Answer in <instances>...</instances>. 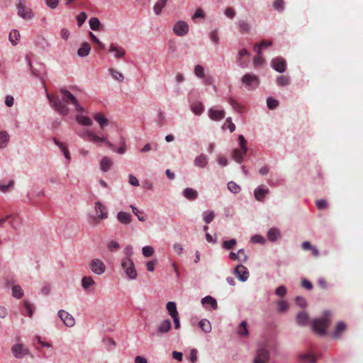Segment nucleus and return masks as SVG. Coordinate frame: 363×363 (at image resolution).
Instances as JSON below:
<instances>
[{
	"label": "nucleus",
	"instance_id": "nucleus-1",
	"mask_svg": "<svg viewBox=\"0 0 363 363\" xmlns=\"http://www.w3.org/2000/svg\"><path fill=\"white\" fill-rule=\"evenodd\" d=\"M59 94L60 95L55 96L47 93V97L50 102L51 106L60 114L62 116L68 114L69 109L66 106L67 104H73L77 111L83 110L76 98L69 91L60 89Z\"/></svg>",
	"mask_w": 363,
	"mask_h": 363
},
{
	"label": "nucleus",
	"instance_id": "nucleus-2",
	"mask_svg": "<svg viewBox=\"0 0 363 363\" xmlns=\"http://www.w3.org/2000/svg\"><path fill=\"white\" fill-rule=\"evenodd\" d=\"M330 323V313L329 312H325L323 318L314 319L311 323V325L315 333L323 335L325 334L326 329L329 326Z\"/></svg>",
	"mask_w": 363,
	"mask_h": 363
},
{
	"label": "nucleus",
	"instance_id": "nucleus-3",
	"mask_svg": "<svg viewBox=\"0 0 363 363\" xmlns=\"http://www.w3.org/2000/svg\"><path fill=\"white\" fill-rule=\"evenodd\" d=\"M95 216H90V223L92 224H98L108 217L106 208L99 201L95 203Z\"/></svg>",
	"mask_w": 363,
	"mask_h": 363
},
{
	"label": "nucleus",
	"instance_id": "nucleus-4",
	"mask_svg": "<svg viewBox=\"0 0 363 363\" xmlns=\"http://www.w3.org/2000/svg\"><path fill=\"white\" fill-rule=\"evenodd\" d=\"M82 137L86 140L94 143L95 144L105 143L108 147H111L112 146V144L110 142L107 141L106 137H105L104 135H96L94 132H93L91 130H85Z\"/></svg>",
	"mask_w": 363,
	"mask_h": 363
},
{
	"label": "nucleus",
	"instance_id": "nucleus-5",
	"mask_svg": "<svg viewBox=\"0 0 363 363\" xmlns=\"http://www.w3.org/2000/svg\"><path fill=\"white\" fill-rule=\"evenodd\" d=\"M121 268L125 272L126 276L130 279H135L138 276L133 260L129 257H125L121 261Z\"/></svg>",
	"mask_w": 363,
	"mask_h": 363
},
{
	"label": "nucleus",
	"instance_id": "nucleus-6",
	"mask_svg": "<svg viewBox=\"0 0 363 363\" xmlns=\"http://www.w3.org/2000/svg\"><path fill=\"white\" fill-rule=\"evenodd\" d=\"M240 149H235L233 152V158L238 163L242 162L243 157L247 153L246 140L243 135H240L238 137Z\"/></svg>",
	"mask_w": 363,
	"mask_h": 363
},
{
	"label": "nucleus",
	"instance_id": "nucleus-7",
	"mask_svg": "<svg viewBox=\"0 0 363 363\" xmlns=\"http://www.w3.org/2000/svg\"><path fill=\"white\" fill-rule=\"evenodd\" d=\"M18 15L26 20H30L34 14L32 10L27 7L25 4L24 0H19L17 4Z\"/></svg>",
	"mask_w": 363,
	"mask_h": 363
},
{
	"label": "nucleus",
	"instance_id": "nucleus-8",
	"mask_svg": "<svg viewBox=\"0 0 363 363\" xmlns=\"http://www.w3.org/2000/svg\"><path fill=\"white\" fill-rule=\"evenodd\" d=\"M89 267L93 273L97 275H101L106 271L105 264L99 259H93L91 260L89 263Z\"/></svg>",
	"mask_w": 363,
	"mask_h": 363
},
{
	"label": "nucleus",
	"instance_id": "nucleus-9",
	"mask_svg": "<svg viewBox=\"0 0 363 363\" xmlns=\"http://www.w3.org/2000/svg\"><path fill=\"white\" fill-rule=\"evenodd\" d=\"M11 352L15 357L22 359L28 354L29 350L24 345L18 343L12 346Z\"/></svg>",
	"mask_w": 363,
	"mask_h": 363
},
{
	"label": "nucleus",
	"instance_id": "nucleus-10",
	"mask_svg": "<svg viewBox=\"0 0 363 363\" xmlns=\"http://www.w3.org/2000/svg\"><path fill=\"white\" fill-rule=\"evenodd\" d=\"M172 328V323L170 320L166 319L162 320L157 326L155 333L151 334L152 336H161L163 334L167 333Z\"/></svg>",
	"mask_w": 363,
	"mask_h": 363
},
{
	"label": "nucleus",
	"instance_id": "nucleus-11",
	"mask_svg": "<svg viewBox=\"0 0 363 363\" xmlns=\"http://www.w3.org/2000/svg\"><path fill=\"white\" fill-rule=\"evenodd\" d=\"M189 28L186 22L184 21H177L174 27L173 31L177 36L186 35L189 32Z\"/></svg>",
	"mask_w": 363,
	"mask_h": 363
},
{
	"label": "nucleus",
	"instance_id": "nucleus-12",
	"mask_svg": "<svg viewBox=\"0 0 363 363\" xmlns=\"http://www.w3.org/2000/svg\"><path fill=\"white\" fill-rule=\"evenodd\" d=\"M269 360V353L265 348L257 350L254 358V363H268Z\"/></svg>",
	"mask_w": 363,
	"mask_h": 363
},
{
	"label": "nucleus",
	"instance_id": "nucleus-13",
	"mask_svg": "<svg viewBox=\"0 0 363 363\" xmlns=\"http://www.w3.org/2000/svg\"><path fill=\"white\" fill-rule=\"evenodd\" d=\"M234 274L241 281H245L249 277V271L242 264L238 265L234 269Z\"/></svg>",
	"mask_w": 363,
	"mask_h": 363
},
{
	"label": "nucleus",
	"instance_id": "nucleus-14",
	"mask_svg": "<svg viewBox=\"0 0 363 363\" xmlns=\"http://www.w3.org/2000/svg\"><path fill=\"white\" fill-rule=\"evenodd\" d=\"M58 315L65 325L67 327H72L74 325L75 320L72 315L64 310H60L58 312Z\"/></svg>",
	"mask_w": 363,
	"mask_h": 363
},
{
	"label": "nucleus",
	"instance_id": "nucleus-15",
	"mask_svg": "<svg viewBox=\"0 0 363 363\" xmlns=\"http://www.w3.org/2000/svg\"><path fill=\"white\" fill-rule=\"evenodd\" d=\"M242 82L246 86L252 88L257 86L259 84L258 77L256 75L252 74H245L242 79Z\"/></svg>",
	"mask_w": 363,
	"mask_h": 363
},
{
	"label": "nucleus",
	"instance_id": "nucleus-16",
	"mask_svg": "<svg viewBox=\"0 0 363 363\" xmlns=\"http://www.w3.org/2000/svg\"><path fill=\"white\" fill-rule=\"evenodd\" d=\"M272 67L279 72H284L286 68V61L281 57H276L272 60Z\"/></svg>",
	"mask_w": 363,
	"mask_h": 363
},
{
	"label": "nucleus",
	"instance_id": "nucleus-17",
	"mask_svg": "<svg viewBox=\"0 0 363 363\" xmlns=\"http://www.w3.org/2000/svg\"><path fill=\"white\" fill-rule=\"evenodd\" d=\"M208 116L213 121H220L225 117V111L212 108L208 110Z\"/></svg>",
	"mask_w": 363,
	"mask_h": 363
},
{
	"label": "nucleus",
	"instance_id": "nucleus-18",
	"mask_svg": "<svg viewBox=\"0 0 363 363\" xmlns=\"http://www.w3.org/2000/svg\"><path fill=\"white\" fill-rule=\"evenodd\" d=\"M250 54L246 49H242L238 54L237 63L241 67H245L247 66V62L244 60V57H249Z\"/></svg>",
	"mask_w": 363,
	"mask_h": 363
},
{
	"label": "nucleus",
	"instance_id": "nucleus-19",
	"mask_svg": "<svg viewBox=\"0 0 363 363\" xmlns=\"http://www.w3.org/2000/svg\"><path fill=\"white\" fill-rule=\"evenodd\" d=\"M117 219L120 223L128 225L132 221V216L128 213L120 211L117 214Z\"/></svg>",
	"mask_w": 363,
	"mask_h": 363
},
{
	"label": "nucleus",
	"instance_id": "nucleus-20",
	"mask_svg": "<svg viewBox=\"0 0 363 363\" xmlns=\"http://www.w3.org/2000/svg\"><path fill=\"white\" fill-rule=\"evenodd\" d=\"M269 192L268 189L259 187L255 190L254 194L255 199L259 201H262L264 196Z\"/></svg>",
	"mask_w": 363,
	"mask_h": 363
},
{
	"label": "nucleus",
	"instance_id": "nucleus-21",
	"mask_svg": "<svg viewBox=\"0 0 363 363\" xmlns=\"http://www.w3.org/2000/svg\"><path fill=\"white\" fill-rule=\"evenodd\" d=\"M345 330L346 325L343 322L337 323L333 334V337L339 338Z\"/></svg>",
	"mask_w": 363,
	"mask_h": 363
},
{
	"label": "nucleus",
	"instance_id": "nucleus-22",
	"mask_svg": "<svg viewBox=\"0 0 363 363\" xmlns=\"http://www.w3.org/2000/svg\"><path fill=\"white\" fill-rule=\"evenodd\" d=\"M20 33L16 30H12L9 35V40L13 45H16L20 40Z\"/></svg>",
	"mask_w": 363,
	"mask_h": 363
},
{
	"label": "nucleus",
	"instance_id": "nucleus-23",
	"mask_svg": "<svg viewBox=\"0 0 363 363\" xmlns=\"http://www.w3.org/2000/svg\"><path fill=\"white\" fill-rule=\"evenodd\" d=\"M91 45L88 43H83L77 51V54L80 57L87 56L90 52Z\"/></svg>",
	"mask_w": 363,
	"mask_h": 363
},
{
	"label": "nucleus",
	"instance_id": "nucleus-24",
	"mask_svg": "<svg viewBox=\"0 0 363 363\" xmlns=\"http://www.w3.org/2000/svg\"><path fill=\"white\" fill-rule=\"evenodd\" d=\"M190 108L194 114L198 116L201 115L204 109L202 103L198 101L192 103L190 106Z\"/></svg>",
	"mask_w": 363,
	"mask_h": 363
},
{
	"label": "nucleus",
	"instance_id": "nucleus-25",
	"mask_svg": "<svg viewBox=\"0 0 363 363\" xmlns=\"http://www.w3.org/2000/svg\"><path fill=\"white\" fill-rule=\"evenodd\" d=\"M309 320L308 315L304 311L298 313L296 316V321L300 325H306Z\"/></svg>",
	"mask_w": 363,
	"mask_h": 363
},
{
	"label": "nucleus",
	"instance_id": "nucleus-26",
	"mask_svg": "<svg viewBox=\"0 0 363 363\" xmlns=\"http://www.w3.org/2000/svg\"><path fill=\"white\" fill-rule=\"evenodd\" d=\"M185 198L189 200H195L198 197L197 191L191 188H186L184 190L183 193Z\"/></svg>",
	"mask_w": 363,
	"mask_h": 363
},
{
	"label": "nucleus",
	"instance_id": "nucleus-27",
	"mask_svg": "<svg viewBox=\"0 0 363 363\" xmlns=\"http://www.w3.org/2000/svg\"><path fill=\"white\" fill-rule=\"evenodd\" d=\"M237 333L241 337H247L249 335L246 321L243 320L240 323V324L238 327Z\"/></svg>",
	"mask_w": 363,
	"mask_h": 363
},
{
	"label": "nucleus",
	"instance_id": "nucleus-28",
	"mask_svg": "<svg viewBox=\"0 0 363 363\" xmlns=\"http://www.w3.org/2000/svg\"><path fill=\"white\" fill-rule=\"evenodd\" d=\"M168 0H158L153 7L154 13L156 15H160L162 13V9L166 6Z\"/></svg>",
	"mask_w": 363,
	"mask_h": 363
},
{
	"label": "nucleus",
	"instance_id": "nucleus-29",
	"mask_svg": "<svg viewBox=\"0 0 363 363\" xmlns=\"http://www.w3.org/2000/svg\"><path fill=\"white\" fill-rule=\"evenodd\" d=\"M201 303L203 305L208 304L213 309H216L218 306L216 300L211 296H207L201 299Z\"/></svg>",
	"mask_w": 363,
	"mask_h": 363
},
{
	"label": "nucleus",
	"instance_id": "nucleus-30",
	"mask_svg": "<svg viewBox=\"0 0 363 363\" xmlns=\"http://www.w3.org/2000/svg\"><path fill=\"white\" fill-rule=\"evenodd\" d=\"M167 310L171 317L178 316L179 313L177 309L176 303L173 301H169L167 303Z\"/></svg>",
	"mask_w": 363,
	"mask_h": 363
},
{
	"label": "nucleus",
	"instance_id": "nucleus-31",
	"mask_svg": "<svg viewBox=\"0 0 363 363\" xmlns=\"http://www.w3.org/2000/svg\"><path fill=\"white\" fill-rule=\"evenodd\" d=\"M280 237V232L277 228H271L267 233V238L270 241H275Z\"/></svg>",
	"mask_w": 363,
	"mask_h": 363
},
{
	"label": "nucleus",
	"instance_id": "nucleus-32",
	"mask_svg": "<svg viewBox=\"0 0 363 363\" xmlns=\"http://www.w3.org/2000/svg\"><path fill=\"white\" fill-rule=\"evenodd\" d=\"M95 282L91 277H84L82 280V285L84 290H88Z\"/></svg>",
	"mask_w": 363,
	"mask_h": 363
},
{
	"label": "nucleus",
	"instance_id": "nucleus-33",
	"mask_svg": "<svg viewBox=\"0 0 363 363\" xmlns=\"http://www.w3.org/2000/svg\"><path fill=\"white\" fill-rule=\"evenodd\" d=\"M76 119L79 123L83 125L91 126L92 125V121L87 116L80 115L77 116Z\"/></svg>",
	"mask_w": 363,
	"mask_h": 363
},
{
	"label": "nucleus",
	"instance_id": "nucleus-34",
	"mask_svg": "<svg viewBox=\"0 0 363 363\" xmlns=\"http://www.w3.org/2000/svg\"><path fill=\"white\" fill-rule=\"evenodd\" d=\"M199 325L200 328L205 333H210L211 331V323L206 319L201 320L199 322Z\"/></svg>",
	"mask_w": 363,
	"mask_h": 363
},
{
	"label": "nucleus",
	"instance_id": "nucleus-35",
	"mask_svg": "<svg viewBox=\"0 0 363 363\" xmlns=\"http://www.w3.org/2000/svg\"><path fill=\"white\" fill-rule=\"evenodd\" d=\"M111 160L109 158L105 157L101 160L100 163V168L102 171H108L111 168Z\"/></svg>",
	"mask_w": 363,
	"mask_h": 363
},
{
	"label": "nucleus",
	"instance_id": "nucleus-36",
	"mask_svg": "<svg viewBox=\"0 0 363 363\" xmlns=\"http://www.w3.org/2000/svg\"><path fill=\"white\" fill-rule=\"evenodd\" d=\"M196 166L199 167H204L207 164V159L204 155H201L196 157L194 160Z\"/></svg>",
	"mask_w": 363,
	"mask_h": 363
},
{
	"label": "nucleus",
	"instance_id": "nucleus-37",
	"mask_svg": "<svg viewBox=\"0 0 363 363\" xmlns=\"http://www.w3.org/2000/svg\"><path fill=\"white\" fill-rule=\"evenodd\" d=\"M12 295L13 297L19 299L23 296V290L19 285H14L12 287Z\"/></svg>",
	"mask_w": 363,
	"mask_h": 363
},
{
	"label": "nucleus",
	"instance_id": "nucleus-38",
	"mask_svg": "<svg viewBox=\"0 0 363 363\" xmlns=\"http://www.w3.org/2000/svg\"><path fill=\"white\" fill-rule=\"evenodd\" d=\"M94 118L99 123L101 129L107 125L108 120L101 113L95 114Z\"/></svg>",
	"mask_w": 363,
	"mask_h": 363
},
{
	"label": "nucleus",
	"instance_id": "nucleus-39",
	"mask_svg": "<svg viewBox=\"0 0 363 363\" xmlns=\"http://www.w3.org/2000/svg\"><path fill=\"white\" fill-rule=\"evenodd\" d=\"M24 306V311L23 312V315H28V317H32L33 313V309L32 305L27 301L23 302Z\"/></svg>",
	"mask_w": 363,
	"mask_h": 363
},
{
	"label": "nucleus",
	"instance_id": "nucleus-40",
	"mask_svg": "<svg viewBox=\"0 0 363 363\" xmlns=\"http://www.w3.org/2000/svg\"><path fill=\"white\" fill-rule=\"evenodd\" d=\"M90 28L94 30H98L100 28L101 23L97 18L93 17L89 19Z\"/></svg>",
	"mask_w": 363,
	"mask_h": 363
},
{
	"label": "nucleus",
	"instance_id": "nucleus-41",
	"mask_svg": "<svg viewBox=\"0 0 363 363\" xmlns=\"http://www.w3.org/2000/svg\"><path fill=\"white\" fill-rule=\"evenodd\" d=\"M55 143L61 149L62 152L64 153L65 157L67 159H70L69 153L67 148L64 145L63 143H60L57 139H54Z\"/></svg>",
	"mask_w": 363,
	"mask_h": 363
},
{
	"label": "nucleus",
	"instance_id": "nucleus-42",
	"mask_svg": "<svg viewBox=\"0 0 363 363\" xmlns=\"http://www.w3.org/2000/svg\"><path fill=\"white\" fill-rule=\"evenodd\" d=\"M215 214L212 211L203 213V218L206 223H210L214 218Z\"/></svg>",
	"mask_w": 363,
	"mask_h": 363
},
{
	"label": "nucleus",
	"instance_id": "nucleus-43",
	"mask_svg": "<svg viewBox=\"0 0 363 363\" xmlns=\"http://www.w3.org/2000/svg\"><path fill=\"white\" fill-rule=\"evenodd\" d=\"M238 26L240 33H248L250 30V26L248 23L244 21H240L238 22Z\"/></svg>",
	"mask_w": 363,
	"mask_h": 363
},
{
	"label": "nucleus",
	"instance_id": "nucleus-44",
	"mask_svg": "<svg viewBox=\"0 0 363 363\" xmlns=\"http://www.w3.org/2000/svg\"><path fill=\"white\" fill-rule=\"evenodd\" d=\"M9 141V134L5 131H0V147H4Z\"/></svg>",
	"mask_w": 363,
	"mask_h": 363
},
{
	"label": "nucleus",
	"instance_id": "nucleus-45",
	"mask_svg": "<svg viewBox=\"0 0 363 363\" xmlns=\"http://www.w3.org/2000/svg\"><path fill=\"white\" fill-rule=\"evenodd\" d=\"M300 359L303 363H315L316 358L311 354H302L300 356Z\"/></svg>",
	"mask_w": 363,
	"mask_h": 363
},
{
	"label": "nucleus",
	"instance_id": "nucleus-46",
	"mask_svg": "<svg viewBox=\"0 0 363 363\" xmlns=\"http://www.w3.org/2000/svg\"><path fill=\"white\" fill-rule=\"evenodd\" d=\"M290 80L289 77L285 75H281L277 77V83L279 86H286L289 84Z\"/></svg>",
	"mask_w": 363,
	"mask_h": 363
},
{
	"label": "nucleus",
	"instance_id": "nucleus-47",
	"mask_svg": "<svg viewBox=\"0 0 363 363\" xmlns=\"http://www.w3.org/2000/svg\"><path fill=\"white\" fill-rule=\"evenodd\" d=\"M228 189L231 192L236 194L238 193L240 191V186H238L236 183L234 182H230L228 184Z\"/></svg>",
	"mask_w": 363,
	"mask_h": 363
},
{
	"label": "nucleus",
	"instance_id": "nucleus-48",
	"mask_svg": "<svg viewBox=\"0 0 363 363\" xmlns=\"http://www.w3.org/2000/svg\"><path fill=\"white\" fill-rule=\"evenodd\" d=\"M89 36L92 41L97 45L99 49L104 50L105 48L104 45L96 37V35L94 33L90 32Z\"/></svg>",
	"mask_w": 363,
	"mask_h": 363
},
{
	"label": "nucleus",
	"instance_id": "nucleus-49",
	"mask_svg": "<svg viewBox=\"0 0 363 363\" xmlns=\"http://www.w3.org/2000/svg\"><path fill=\"white\" fill-rule=\"evenodd\" d=\"M14 184L13 180H10L7 184L0 182V191L2 192L8 191Z\"/></svg>",
	"mask_w": 363,
	"mask_h": 363
},
{
	"label": "nucleus",
	"instance_id": "nucleus-50",
	"mask_svg": "<svg viewBox=\"0 0 363 363\" xmlns=\"http://www.w3.org/2000/svg\"><path fill=\"white\" fill-rule=\"evenodd\" d=\"M223 128H228L231 133L234 132L235 130V125L232 122L230 118H228L225 121V123H224Z\"/></svg>",
	"mask_w": 363,
	"mask_h": 363
},
{
	"label": "nucleus",
	"instance_id": "nucleus-51",
	"mask_svg": "<svg viewBox=\"0 0 363 363\" xmlns=\"http://www.w3.org/2000/svg\"><path fill=\"white\" fill-rule=\"evenodd\" d=\"M143 256L146 257H151L154 254V249L150 246L143 247L142 249Z\"/></svg>",
	"mask_w": 363,
	"mask_h": 363
},
{
	"label": "nucleus",
	"instance_id": "nucleus-52",
	"mask_svg": "<svg viewBox=\"0 0 363 363\" xmlns=\"http://www.w3.org/2000/svg\"><path fill=\"white\" fill-rule=\"evenodd\" d=\"M255 51L257 52V55L254 58V65L255 66H259L262 65L264 60L261 56L260 48Z\"/></svg>",
	"mask_w": 363,
	"mask_h": 363
},
{
	"label": "nucleus",
	"instance_id": "nucleus-53",
	"mask_svg": "<svg viewBox=\"0 0 363 363\" xmlns=\"http://www.w3.org/2000/svg\"><path fill=\"white\" fill-rule=\"evenodd\" d=\"M194 74L199 78L204 77V69L201 65H196L194 67Z\"/></svg>",
	"mask_w": 363,
	"mask_h": 363
},
{
	"label": "nucleus",
	"instance_id": "nucleus-54",
	"mask_svg": "<svg viewBox=\"0 0 363 363\" xmlns=\"http://www.w3.org/2000/svg\"><path fill=\"white\" fill-rule=\"evenodd\" d=\"M267 107L269 109H274V108H277L279 105L278 101L272 97H269L267 99Z\"/></svg>",
	"mask_w": 363,
	"mask_h": 363
},
{
	"label": "nucleus",
	"instance_id": "nucleus-55",
	"mask_svg": "<svg viewBox=\"0 0 363 363\" xmlns=\"http://www.w3.org/2000/svg\"><path fill=\"white\" fill-rule=\"evenodd\" d=\"M272 44V42L270 40H262L260 42L259 44H256L254 46L255 50H257L259 48H260V50L263 48L270 46Z\"/></svg>",
	"mask_w": 363,
	"mask_h": 363
},
{
	"label": "nucleus",
	"instance_id": "nucleus-56",
	"mask_svg": "<svg viewBox=\"0 0 363 363\" xmlns=\"http://www.w3.org/2000/svg\"><path fill=\"white\" fill-rule=\"evenodd\" d=\"M17 216L16 215H14V214H9V215H7L6 217L4 218H0V228L2 227L3 224L7 221L8 220L11 219V223L12 224L13 223V221L16 218Z\"/></svg>",
	"mask_w": 363,
	"mask_h": 363
},
{
	"label": "nucleus",
	"instance_id": "nucleus-57",
	"mask_svg": "<svg viewBox=\"0 0 363 363\" xmlns=\"http://www.w3.org/2000/svg\"><path fill=\"white\" fill-rule=\"evenodd\" d=\"M235 245H236V240L235 239H231L230 240L224 241L223 242V247L227 250L232 249L233 247V246Z\"/></svg>",
	"mask_w": 363,
	"mask_h": 363
},
{
	"label": "nucleus",
	"instance_id": "nucleus-58",
	"mask_svg": "<svg viewBox=\"0 0 363 363\" xmlns=\"http://www.w3.org/2000/svg\"><path fill=\"white\" fill-rule=\"evenodd\" d=\"M229 104L231 105V106L233 108L234 110L237 111H242V106L233 98L229 99L228 101Z\"/></svg>",
	"mask_w": 363,
	"mask_h": 363
},
{
	"label": "nucleus",
	"instance_id": "nucleus-59",
	"mask_svg": "<svg viewBox=\"0 0 363 363\" xmlns=\"http://www.w3.org/2000/svg\"><path fill=\"white\" fill-rule=\"evenodd\" d=\"M316 204V207L319 209V210H323V209H325L328 208V203L324 199H320V200H318L315 203Z\"/></svg>",
	"mask_w": 363,
	"mask_h": 363
},
{
	"label": "nucleus",
	"instance_id": "nucleus-60",
	"mask_svg": "<svg viewBox=\"0 0 363 363\" xmlns=\"http://www.w3.org/2000/svg\"><path fill=\"white\" fill-rule=\"evenodd\" d=\"M277 305H278V309L280 312H284V311H286L289 308V305H288L287 302H286L285 301H279L277 302Z\"/></svg>",
	"mask_w": 363,
	"mask_h": 363
},
{
	"label": "nucleus",
	"instance_id": "nucleus-61",
	"mask_svg": "<svg viewBox=\"0 0 363 363\" xmlns=\"http://www.w3.org/2000/svg\"><path fill=\"white\" fill-rule=\"evenodd\" d=\"M164 120H165V116H164V113L162 111H160L157 113V124L160 126H162L163 124H164Z\"/></svg>",
	"mask_w": 363,
	"mask_h": 363
},
{
	"label": "nucleus",
	"instance_id": "nucleus-62",
	"mask_svg": "<svg viewBox=\"0 0 363 363\" xmlns=\"http://www.w3.org/2000/svg\"><path fill=\"white\" fill-rule=\"evenodd\" d=\"M275 293L277 296H280V297H283L286 295V289L285 286H279V287H277L275 290Z\"/></svg>",
	"mask_w": 363,
	"mask_h": 363
},
{
	"label": "nucleus",
	"instance_id": "nucleus-63",
	"mask_svg": "<svg viewBox=\"0 0 363 363\" xmlns=\"http://www.w3.org/2000/svg\"><path fill=\"white\" fill-rule=\"evenodd\" d=\"M86 18H87V16H86V13L85 12H81L77 16L78 26H81L84 23V21H86Z\"/></svg>",
	"mask_w": 363,
	"mask_h": 363
},
{
	"label": "nucleus",
	"instance_id": "nucleus-64",
	"mask_svg": "<svg viewBox=\"0 0 363 363\" xmlns=\"http://www.w3.org/2000/svg\"><path fill=\"white\" fill-rule=\"evenodd\" d=\"M210 38L212 42H213L215 44H218L219 43V37L218 34V30H213L210 34Z\"/></svg>",
	"mask_w": 363,
	"mask_h": 363
}]
</instances>
